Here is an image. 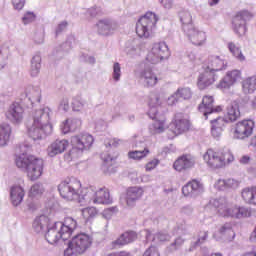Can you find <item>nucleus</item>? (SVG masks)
Listing matches in <instances>:
<instances>
[{"label":"nucleus","instance_id":"f257e3e1","mask_svg":"<svg viewBox=\"0 0 256 256\" xmlns=\"http://www.w3.org/2000/svg\"><path fill=\"white\" fill-rule=\"evenodd\" d=\"M60 197L65 201H78V203H93L94 205H111L113 199L106 187L100 188L93 193V186L84 188L81 180L68 177L58 185Z\"/></svg>","mask_w":256,"mask_h":256},{"label":"nucleus","instance_id":"f03ea898","mask_svg":"<svg viewBox=\"0 0 256 256\" xmlns=\"http://www.w3.org/2000/svg\"><path fill=\"white\" fill-rule=\"evenodd\" d=\"M33 123L28 128V135L34 141H38L50 135L53 131V125H51V116L48 109H39L32 114Z\"/></svg>","mask_w":256,"mask_h":256},{"label":"nucleus","instance_id":"7ed1b4c3","mask_svg":"<svg viewBox=\"0 0 256 256\" xmlns=\"http://www.w3.org/2000/svg\"><path fill=\"white\" fill-rule=\"evenodd\" d=\"M15 163L18 169H25L26 175L30 181L41 179L43 170L45 169L43 159L31 154L23 153L16 156Z\"/></svg>","mask_w":256,"mask_h":256},{"label":"nucleus","instance_id":"20e7f679","mask_svg":"<svg viewBox=\"0 0 256 256\" xmlns=\"http://www.w3.org/2000/svg\"><path fill=\"white\" fill-rule=\"evenodd\" d=\"M203 160L204 163L210 167V169H222V167H225V165L233 163L235 156H233V152L227 148H210L204 153Z\"/></svg>","mask_w":256,"mask_h":256},{"label":"nucleus","instance_id":"39448f33","mask_svg":"<svg viewBox=\"0 0 256 256\" xmlns=\"http://www.w3.org/2000/svg\"><path fill=\"white\" fill-rule=\"evenodd\" d=\"M157 21L159 18L155 13L147 12L136 23V35L141 39H149L157 29Z\"/></svg>","mask_w":256,"mask_h":256},{"label":"nucleus","instance_id":"423d86ee","mask_svg":"<svg viewBox=\"0 0 256 256\" xmlns=\"http://www.w3.org/2000/svg\"><path fill=\"white\" fill-rule=\"evenodd\" d=\"M91 245H93V238L91 236L85 233L78 234L68 243V247L64 250V255H83Z\"/></svg>","mask_w":256,"mask_h":256},{"label":"nucleus","instance_id":"0eeeda50","mask_svg":"<svg viewBox=\"0 0 256 256\" xmlns=\"http://www.w3.org/2000/svg\"><path fill=\"white\" fill-rule=\"evenodd\" d=\"M217 211L220 217L230 219H249L252 215L251 208L237 204L228 206L227 204L221 203L217 206Z\"/></svg>","mask_w":256,"mask_h":256},{"label":"nucleus","instance_id":"6e6552de","mask_svg":"<svg viewBox=\"0 0 256 256\" xmlns=\"http://www.w3.org/2000/svg\"><path fill=\"white\" fill-rule=\"evenodd\" d=\"M189 129H191V121L185 117L184 113H176L169 124L168 139H175V137L187 133Z\"/></svg>","mask_w":256,"mask_h":256},{"label":"nucleus","instance_id":"1a4fd4ad","mask_svg":"<svg viewBox=\"0 0 256 256\" xmlns=\"http://www.w3.org/2000/svg\"><path fill=\"white\" fill-rule=\"evenodd\" d=\"M95 142V138L93 135L89 133H82L76 136H73L71 139L72 150L70 151V155L75 157V153H83V151H89L91 147H93V143Z\"/></svg>","mask_w":256,"mask_h":256},{"label":"nucleus","instance_id":"9d476101","mask_svg":"<svg viewBox=\"0 0 256 256\" xmlns=\"http://www.w3.org/2000/svg\"><path fill=\"white\" fill-rule=\"evenodd\" d=\"M169 57V46L165 42H156L146 56L148 63L157 65Z\"/></svg>","mask_w":256,"mask_h":256},{"label":"nucleus","instance_id":"9b49d317","mask_svg":"<svg viewBox=\"0 0 256 256\" xmlns=\"http://www.w3.org/2000/svg\"><path fill=\"white\" fill-rule=\"evenodd\" d=\"M252 19L253 13L249 12V10L238 11L232 18L233 31L237 35H245L247 33V21H251Z\"/></svg>","mask_w":256,"mask_h":256},{"label":"nucleus","instance_id":"f8f14e48","mask_svg":"<svg viewBox=\"0 0 256 256\" xmlns=\"http://www.w3.org/2000/svg\"><path fill=\"white\" fill-rule=\"evenodd\" d=\"M255 124L251 120H242L237 122L232 128V135L234 139L244 140L253 135V128Z\"/></svg>","mask_w":256,"mask_h":256},{"label":"nucleus","instance_id":"ddd939ff","mask_svg":"<svg viewBox=\"0 0 256 256\" xmlns=\"http://www.w3.org/2000/svg\"><path fill=\"white\" fill-rule=\"evenodd\" d=\"M148 115L151 117V119H154V122L150 127V131L153 133V135L164 133L166 129L169 130V122H167L166 115H157V113H153L151 110L148 111Z\"/></svg>","mask_w":256,"mask_h":256},{"label":"nucleus","instance_id":"4468645a","mask_svg":"<svg viewBox=\"0 0 256 256\" xmlns=\"http://www.w3.org/2000/svg\"><path fill=\"white\" fill-rule=\"evenodd\" d=\"M23 115H25V109L17 102L12 103L6 111L7 119L14 125H19V123L23 122Z\"/></svg>","mask_w":256,"mask_h":256},{"label":"nucleus","instance_id":"2eb2a0df","mask_svg":"<svg viewBox=\"0 0 256 256\" xmlns=\"http://www.w3.org/2000/svg\"><path fill=\"white\" fill-rule=\"evenodd\" d=\"M202 69H206L216 74L219 71H223V69H227V60L219 56H210L203 64Z\"/></svg>","mask_w":256,"mask_h":256},{"label":"nucleus","instance_id":"dca6fc26","mask_svg":"<svg viewBox=\"0 0 256 256\" xmlns=\"http://www.w3.org/2000/svg\"><path fill=\"white\" fill-rule=\"evenodd\" d=\"M218 77L217 74L214 72H211L210 70L203 69V72H201L198 75L197 78V87L203 91L204 89H207V87H211L215 81H217Z\"/></svg>","mask_w":256,"mask_h":256},{"label":"nucleus","instance_id":"f3484780","mask_svg":"<svg viewBox=\"0 0 256 256\" xmlns=\"http://www.w3.org/2000/svg\"><path fill=\"white\" fill-rule=\"evenodd\" d=\"M214 101L213 96H204L202 99V104L199 106V111L204 113L206 119L207 115H211V113H221V111H223L221 106L213 107Z\"/></svg>","mask_w":256,"mask_h":256},{"label":"nucleus","instance_id":"a211bd4d","mask_svg":"<svg viewBox=\"0 0 256 256\" xmlns=\"http://www.w3.org/2000/svg\"><path fill=\"white\" fill-rule=\"evenodd\" d=\"M240 79H242L241 71L239 70H232L227 72L226 76L223 78L222 81L218 84L219 89H230L237 83Z\"/></svg>","mask_w":256,"mask_h":256},{"label":"nucleus","instance_id":"6ab92c4d","mask_svg":"<svg viewBox=\"0 0 256 256\" xmlns=\"http://www.w3.org/2000/svg\"><path fill=\"white\" fill-rule=\"evenodd\" d=\"M69 147V141L66 139L63 140H55L52 142L47 148V154L49 157H55L57 155H61V153H65Z\"/></svg>","mask_w":256,"mask_h":256},{"label":"nucleus","instance_id":"aec40b11","mask_svg":"<svg viewBox=\"0 0 256 256\" xmlns=\"http://www.w3.org/2000/svg\"><path fill=\"white\" fill-rule=\"evenodd\" d=\"M194 166L195 159L189 154L180 156L173 164L175 171H185V169H191Z\"/></svg>","mask_w":256,"mask_h":256},{"label":"nucleus","instance_id":"412c9836","mask_svg":"<svg viewBox=\"0 0 256 256\" xmlns=\"http://www.w3.org/2000/svg\"><path fill=\"white\" fill-rule=\"evenodd\" d=\"M97 31L99 35H104V37H108V35H113L117 30V24L111 22L109 19L100 20L97 23Z\"/></svg>","mask_w":256,"mask_h":256},{"label":"nucleus","instance_id":"4be33fe9","mask_svg":"<svg viewBox=\"0 0 256 256\" xmlns=\"http://www.w3.org/2000/svg\"><path fill=\"white\" fill-rule=\"evenodd\" d=\"M137 232L135 231H126L120 235V237L112 242V246L115 248L123 247L125 245H129V243H133V241H137Z\"/></svg>","mask_w":256,"mask_h":256},{"label":"nucleus","instance_id":"5701e85b","mask_svg":"<svg viewBox=\"0 0 256 256\" xmlns=\"http://www.w3.org/2000/svg\"><path fill=\"white\" fill-rule=\"evenodd\" d=\"M143 193H145V191H143V188L141 187H129L126 191V203L128 207H133L135 202L139 201V199L143 197Z\"/></svg>","mask_w":256,"mask_h":256},{"label":"nucleus","instance_id":"b1692460","mask_svg":"<svg viewBox=\"0 0 256 256\" xmlns=\"http://www.w3.org/2000/svg\"><path fill=\"white\" fill-rule=\"evenodd\" d=\"M193 97V93L190 88H178L177 91L168 98V105H175L179 99L187 101Z\"/></svg>","mask_w":256,"mask_h":256},{"label":"nucleus","instance_id":"393cba45","mask_svg":"<svg viewBox=\"0 0 256 256\" xmlns=\"http://www.w3.org/2000/svg\"><path fill=\"white\" fill-rule=\"evenodd\" d=\"M188 39L193 45L201 47L202 45H205L207 41V34L203 31L192 28L188 33Z\"/></svg>","mask_w":256,"mask_h":256},{"label":"nucleus","instance_id":"a878e982","mask_svg":"<svg viewBox=\"0 0 256 256\" xmlns=\"http://www.w3.org/2000/svg\"><path fill=\"white\" fill-rule=\"evenodd\" d=\"M25 197V189L19 185H14L10 189V199L12 205L14 207H17L18 205H21L23 203V199Z\"/></svg>","mask_w":256,"mask_h":256},{"label":"nucleus","instance_id":"bb28decb","mask_svg":"<svg viewBox=\"0 0 256 256\" xmlns=\"http://www.w3.org/2000/svg\"><path fill=\"white\" fill-rule=\"evenodd\" d=\"M241 198L246 205H256V186L243 188Z\"/></svg>","mask_w":256,"mask_h":256},{"label":"nucleus","instance_id":"cd10ccee","mask_svg":"<svg viewBox=\"0 0 256 256\" xmlns=\"http://www.w3.org/2000/svg\"><path fill=\"white\" fill-rule=\"evenodd\" d=\"M239 185H241V182L238 180L228 178L218 180L215 184V188L218 191H226V189H238Z\"/></svg>","mask_w":256,"mask_h":256},{"label":"nucleus","instance_id":"c85d7f7f","mask_svg":"<svg viewBox=\"0 0 256 256\" xmlns=\"http://www.w3.org/2000/svg\"><path fill=\"white\" fill-rule=\"evenodd\" d=\"M81 125H83L81 119L70 118L65 120L63 123L62 131L64 134L71 133V131H77V129H81Z\"/></svg>","mask_w":256,"mask_h":256},{"label":"nucleus","instance_id":"c756f323","mask_svg":"<svg viewBox=\"0 0 256 256\" xmlns=\"http://www.w3.org/2000/svg\"><path fill=\"white\" fill-rule=\"evenodd\" d=\"M11 125L8 123L0 124V147H5L7 143H9V139H11Z\"/></svg>","mask_w":256,"mask_h":256},{"label":"nucleus","instance_id":"7c9ffc66","mask_svg":"<svg viewBox=\"0 0 256 256\" xmlns=\"http://www.w3.org/2000/svg\"><path fill=\"white\" fill-rule=\"evenodd\" d=\"M140 78L143 79L144 83H146L147 87H155L157 85V75L153 73V70L146 69L141 72Z\"/></svg>","mask_w":256,"mask_h":256},{"label":"nucleus","instance_id":"2f4dec72","mask_svg":"<svg viewBox=\"0 0 256 256\" xmlns=\"http://www.w3.org/2000/svg\"><path fill=\"white\" fill-rule=\"evenodd\" d=\"M241 117V111L239 110V103L232 102L227 107V119L229 121H237Z\"/></svg>","mask_w":256,"mask_h":256},{"label":"nucleus","instance_id":"473e14b6","mask_svg":"<svg viewBox=\"0 0 256 256\" xmlns=\"http://www.w3.org/2000/svg\"><path fill=\"white\" fill-rule=\"evenodd\" d=\"M242 91L246 94L256 91V75L248 77L242 81Z\"/></svg>","mask_w":256,"mask_h":256},{"label":"nucleus","instance_id":"72a5a7b5","mask_svg":"<svg viewBox=\"0 0 256 256\" xmlns=\"http://www.w3.org/2000/svg\"><path fill=\"white\" fill-rule=\"evenodd\" d=\"M45 237L46 241L50 243V245H55V243H58L61 239V236L59 234V230H57V226H52L49 228Z\"/></svg>","mask_w":256,"mask_h":256},{"label":"nucleus","instance_id":"f704fd0d","mask_svg":"<svg viewBox=\"0 0 256 256\" xmlns=\"http://www.w3.org/2000/svg\"><path fill=\"white\" fill-rule=\"evenodd\" d=\"M45 193V188H43V184L41 183H35L30 187V190L28 191V197L29 199H39Z\"/></svg>","mask_w":256,"mask_h":256},{"label":"nucleus","instance_id":"c9c22d12","mask_svg":"<svg viewBox=\"0 0 256 256\" xmlns=\"http://www.w3.org/2000/svg\"><path fill=\"white\" fill-rule=\"evenodd\" d=\"M148 105L150 107V110L152 113H157V107H160L161 105V95L158 93H152L150 94L148 98Z\"/></svg>","mask_w":256,"mask_h":256},{"label":"nucleus","instance_id":"e433bc0d","mask_svg":"<svg viewBox=\"0 0 256 256\" xmlns=\"http://www.w3.org/2000/svg\"><path fill=\"white\" fill-rule=\"evenodd\" d=\"M73 231H75V226L73 227H70L69 225L60 226L58 230L60 239H63V241H67V239H71V235H73Z\"/></svg>","mask_w":256,"mask_h":256},{"label":"nucleus","instance_id":"4c0bfd02","mask_svg":"<svg viewBox=\"0 0 256 256\" xmlns=\"http://www.w3.org/2000/svg\"><path fill=\"white\" fill-rule=\"evenodd\" d=\"M228 49L230 53H232L233 57L238 59V61H245V55H243V52L239 46L235 45L233 42H229Z\"/></svg>","mask_w":256,"mask_h":256},{"label":"nucleus","instance_id":"58836bf2","mask_svg":"<svg viewBox=\"0 0 256 256\" xmlns=\"http://www.w3.org/2000/svg\"><path fill=\"white\" fill-rule=\"evenodd\" d=\"M149 153H150L149 149L144 148V150L142 151L135 150V151L128 152V157L129 159H133L134 161H141V159H145V157H147Z\"/></svg>","mask_w":256,"mask_h":256},{"label":"nucleus","instance_id":"ea45409f","mask_svg":"<svg viewBox=\"0 0 256 256\" xmlns=\"http://www.w3.org/2000/svg\"><path fill=\"white\" fill-rule=\"evenodd\" d=\"M26 96L31 103H41V90L29 88L26 92Z\"/></svg>","mask_w":256,"mask_h":256},{"label":"nucleus","instance_id":"a19ab883","mask_svg":"<svg viewBox=\"0 0 256 256\" xmlns=\"http://www.w3.org/2000/svg\"><path fill=\"white\" fill-rule=\"evenodd\" d=\"M41 69V56H34L32 58V62H31V76L32 77H37V75H39V70Z\"/></svg>","mask_w":256,"mask_h":256},{"label":"nucleus","instance_id":"79ce46f5","mask_svg":"<svg viewBox=\"0 0 256 256\" xmlns=\"http://www.w3.org/2000/svg\"><path fill=\"white\" fill-rule=\"evenodd\" d=\"M82 216L86 220V222L91 221V219L97 216V208L87 207L82 209Z\"/></svg>","mask_w":256,"mask_h":256},{"label":"nucleus","instance_id":"37998d69","mask_svg":"<svg viewBox=\"0 0 256 256\" xmlns=\"http://www.w3.org/2000/svg\"><path fill=\"white\" fill-rule=\"evenodd\" d=\"M101 159H102L104 165H106V167H113V165H115L117 163L116 158L111 157V155H109L107 153H102Z\"/></svg>","mask_w":256,"mask_h":256},{"label":"nucleus","instance_id":"c03bdc74","mask_svg":"<svg viewBox=\"0 0 256 256\" xmlns=\"http://www.w3.org/2000/svg\"><path fill=\"white\" fill-rule=\"evenodd\" d=\"M212 127H215L216 129H221L222 131H225V126L227 125V121H225L223 118L218 117L215 120L211 121Z\"/></svg>","mask_w":256,"mask_h":256},{"label":"nucleus","instance_id":"a18cd8bd","mask_svg":"<svg viewBox=\"0 0 256 256\" xmlns=\"http://www.w3.org/2000/svg\"><path fill=\"white\" fill-rule=\"evenodd\" d=\"M188 183L190 184L193 193H201V191H203V184H201L197 179H193Z\"/></svg>","mask_w":256,"mask_h":256},{"label":"nucleus","instance_id":"49530a36","mask_svg":"<svg viewBox=\"0 0 256 256\" xmlns=\"http://www.w3.org/2000/svg\"><path fill=\"white\" fill-rule=\"evenodd\" d=\"M180 21L183 25H191L193 23V18L189 12L180 13Z\"/></svg>","mask_w":256,"mask_h":256},{"label":"nucleus","instance_id":"de8ad7c7","mask_svg":"<svg viewBox=\"0 0 256 256\" xmlns=\"http://www.w3.org/2000/svg\"><path fill=\"white\" fill-rule=\"evenodd\" d=\"M160 161L157 158H153L145 165V171H153V169H157V166L159 165Z\"/></svg>","mask_w":256,"mask_h":256},{"label":"nucleus","instance_id":"09e8293b","mask_svg":"<svg viewBox=\"0 0 256 256\" xmlns=\"http://www.w3.org/2000/svg\"><path fill=\"white\" fill-rule=\"evenodd\" d=\"M113 79L114 81H119L121 79V65L116 62L113 66Z\"/></svg>","mask_w":256,"mask_h":256},{"label":"nucleus","instance_id":"8fccbe9b","mask_svg":"<svg viewBox=\"0 0 256 256\" xmlns=\"http://www.w3.org/2000/svg\"><path fill=\"white\" fill-rule=\"evenodd\" d=\"M119 143H121V140L117 138H106L104 141L105 147H119Z\"/></svg>","mask_w":256,"mask_h":256},{"label":"nucleus","instance_id":"3c124183","mask_svg":"<svg viewBox=\"0 0 256 256\" xmlns=\"http://www.w3.org/2000/svg\"><path fill=\"white\" fill-rule=\"evenodd\" d=\"M182 193L185 197H193V195H195L189 182L182 187Z\"/></svg>","mask_w":256,"mask_h":256},{"label":"nucleus","instance_id":"603ef678","mask_svg":"<svg viewBox=\"0 0 256 256\" xmlns=\"http://www.w3.org/2000/svg\"><path fill=\"white\" fill-rule=\"evenodd\" d=\"M72 109H73V111H82L83 110V102H81V100L75 98L72 101Z\"/></svg>","mask_w":256,"mask_h":256},{"label":"nucleus","instance_id":"864d4df0","mask_svg":"<svg viewBox=\"0 0 256 256\" xmlns=\"http://www.w3.org/2000/svg\"><path fill=\"white\" fill-rule=\"evenodd\" d=\"M36 225H49V217L41 215L35 219Z\"/></svg>","mask_w":256,"mask_h":256},{"label":"nucleus","instance_id":"5fc2aeb1","mask_svg":"<svg viewBox=\"0 0 256 256\" xmlns=\"http://www.w3.org/2000/svg\"><path fill=\"white\" fill-rule=\"evenodd\" d=\"M207 237H208L207 232L205 231L199 232L196 245H201L202 243H205L207 241Z\"/></svg>","mask_w":256,"mask_h":256},{"label":"nucleus","instance_id":"6e6d98bb","mask_svg":"<svg viewBox=\"0 0 256 256\" xmlns=\"http://www.w3.org/2000/svg\"><path fill=\"white\" fill-rule=\"evenodd\" d=\"M35 19V14L33 12H27L24 17L22 18V21L25 25L27 23H32V21Z\"/></svg>","mask_w":256,"mask_h":256},{"label":"nucleus","instance_id":"4d7b16f0","mask_svg":"<svg viewBox=\"0 0 256 256\" xmlns=\"http://www.w3.org/2000/svg\"><path fill=\"white\" fill-rule=\"evenodd\" d=\"M142 256H161L155 247L148 248Z\"/></svg>","mask_w":256,"mask_h":256},{"label":"nucleus","instance_id":"13d9d810","mask_svg":"<svg viewBox=\"0 0 256 256\" xmlns=\"http://www.w3.org/2000/svg\"><path fill=\"white\" fill-rule=\"evenodd\" d=\"M211 133L214 139H219V137L223 135V130H221V128H215L214 126H212Z\"/></svg>","mask_w":256,"mask_h":256},{"label":"nucleus","instance_id":"bf43d9fd","mask_svg":"<svg viewBox=\"0 0 256 256\" xmlns=\"http://www.w3.org/2000/svg\"><path fill=\"white\" fill-rule=\"evenodd\" d=\"M13 5L15 9H18V11H21V9L25 7V0H13Z\"/></svg>","mask_w":256,"mask_h":256},{"label":"nucleus","instance_id":"052dcab7","mask_svg":"<svg viewBox=\"0 0 256 256\" xmlns=\"http://www.w3.org/2000/svg\"><path fill=\"white\" fill-rule=\"evenodd\" d=\"M183 243H185V240H183V238L178 237L172 244L171 247H173V249H179V247H181V245H183Z\"/></svg>","mask_w":256,"mask_h":256},{"label":"nucleus","instance_id":"680f3d73","mask_svg":"<svg viewBox=\"0 0 256 256\" xmlns=\"http://www.w3.org/2000/svg\"><path fill=\"white\" fill-rule=\"evenodd\" d=\"M63 225H77V222L72 217H66L64 219Z\"/></svg>","mask_w":256,"mask_h":256},{"label":"nucleus","instance_id":"e2e57ef3","mask_svg":"<svg viewBox=\"0 0 256 256\" xmlns=\"http://www.w3.org/2000/svg\"><path fill=\"white\" fill-rule=\"evenodd\" d=\"M161 3L165 9H171L173 7V0H162Z\"/></svg>","mask_w":256,"mask_h":256},{"label":"nucleus","instance_id":"0e129e2a","mask_svg":"<svg viewBox=\"0 0 256 256\" xmlns=\"http://www.w3.org/2000/svg\"><path fill=\"white\" fill-rule=\"evenodd\" d=\"M181 213H183L184 215H191V213H193V208L185 206L182 208Z\"/></svg>","mask_w":256,"mask_h":256},{"label":"nucleus","instance_id":"69168bd1","mask_svg":"<svg viewBox=\"0 0 256 256\" xmlns=\"http://www.w3.org/2000/svg\"><path fill=\"white\" fill-rule=\"evenodd\" d=\"M249 161H251V158L249 156H242V158L240 159V163H243L244 165L249 163Z\"/></svg>","mask_w":256,"mask_h":256},{"label":"nucleus","instance_id":"338daca9","mask_svg":"<svg viewBox=\"0 0 256 256\" xmlns=\"http://www.w3.org/2000/svg\"><path fill=\"white\" fill-rule=\"evenodd\" d=\"M117 207H110L105 210V213H117Z\"/></svg>","mask_w":256,"mask_h":256},{"label":"nucleus","instance_id":"774afa93","mask_svg":"<svg viewBox=\"0 0 256 256\" xmlns=\"http://www.w3.org/2000/svg\"><path fill=\"white\" fill-rule=\"evenodd\" d=\"M115 256H131V253L125 252V251H121L119 253H115Z\"/></svg>","mask_w":256,"mask_h":256}]
</instances>
